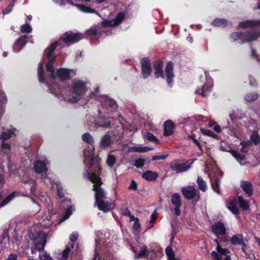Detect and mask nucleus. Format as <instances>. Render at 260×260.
Segmentation results:
<instances>
[{"label":"nucleus","mask_w":260,"mask_h":260,"mask_svg":"<svg viewBox=\"0 0 260 260\" xmlns=\"http://www.w3.org/2000/svg\"><path fill=\"white\" fill-rule=\"evenodd\" d=\"M57 44V42L53 43L45 51V54L47 55L48 59V61L46 65V68L47 71L50 73L52 79L58 78L60 80H67L74 76L76 74V72L74 70L64 68H60L56 72L55 71L53 63L56 56L54 51Z\"/></svg>","instance_id":"obj_1"},{"label":"nucleus","mask_w":260,"mask_h":260,"mask_svg":"<svg viewBox=\"0 0 260 260\" xmlns=\"http://www.w3.org/2000/svg\"><path fill=\"white\" fill-rule=\"evenodd\" d=\"M83 140L88 143L90 145L84 151V162L86 167L89 169L91 167L98 168L100 170L99 164L100 161L98 158L94 156V147L93 145V139L89 133H85L82 136Z\"/></svg>","instance_id":"obj_2"},{"label":"nucleus","mask_w":260,"mask_h":260,"mask_svg":"<svg viewBox=\"0 0 260 260\" xmlns=\"http://www.w3.org/2000/svg\"><path fill=\"white\" fill-rule=\"evenodd\" d=\"M92 170L87 172L88 178L94 184L93 190L95 192V203H98L106 198V192L101 187L102 184L101 178L92 172Z\"/></svg>","instance_id":"obj_3"},{"label":"nucleus","mask_w":260,"mask_h":260,"mask_svg":"<svg viewBox=\"0 0 260 260\" xmlns=\"http://www.w3.org/2000/svg\"><path fill=\"white\" fill-rule=\"evenodd\" d=\"M87 90L86 83L81 80H74L72 82L71 92L75 94L69 101L72 102H77L83 96Z\"/></svg>","instance_id":"obj_4"},{"label":"nucleus","mask_w":260,"mask_h":260,"mask_svg":"<svg viewBox=\"0 0 260 260\" xmlns=\"http://www.w3.org/2000/svg\"><path fill=\"white\" fill-rule=\"evenodd\" d=\"M51 234H46L42 231L38 232L32 233L30 232L28 233V237L30 239L35 240V244L39 251L43 250L46 244V239L50 237Z\"/></svg>","instance_id":"obj_5"},{"label":"nucleus","mask_w":260,"mask_h":260,"mask_svg":"<svg viewBox=\"0 0 260 260\" xmlns=\"http://www.w3.org/2000/svg\"><path fill=\"white\" fill-rule=\"evenodd\" d=\"M259 37H260V31L255 32H247L246 34L236 32L231 35V38L234 40L240 39L242 43L253 41Z\"/></svg>","instance_id":"obj_6"},{"label":"nucleus","mask_w":260,"mask_h":260,"mask_svg":"<svg viewBox=\"0 0 260 260\" xmlns=\"http://www.w3.org/2000/svg\"><path fill=\"white\" fill-rule=\"evenodd\" d=\"M104 101L102 103V109L99 110L100 114H109L113 112L116 108V103L112 100L105 97Z\"/></svg>","instance_id":"obj_7"},{"label":"nucleus","mask_w":260,"mask_h":260,"mask_svg":"<svg viewBox=\"0 0 260 260\" xmlns=\"http://www.w3.org/2000/svg\"><path fill=\"white\" fill-rule=\"evenodd\" d=\"M181 192L184 197L187 199H191L197 197V200L200 199L198 190L194 186H186L181 188Z\"/></svg>","instance_id":"obj_8"},{"label":"nucleus","mask_w":260,"mask_h":260,"mask_svg":"<svg viewBox=\"0 0 260 260\" xmlns=\"http://www.w3.org/2000/svg\"><path fill=\"white\" fill-rule=\"evenodd\" d=\"M82 38L80 34H74L72 32H69L63 35L60 38V40H62L67 44H72L79 41Z\"/></svg>","instance_id":"obj_9"},{"label":"nucleus","mask_w":260,"mask_h":260,"mask_svg":"<svg viewBox=\"0 0 260 260\" xmlns=\"http://www.w3.org/2000/svg\"><path fill=\"white\" fill-rule=\"evenodd\" d=\"M213 80L210 77H207L206 83L201 88L198 89L196 93L201 94L202 96H206L207 93L211 91L213 87Z\"/></svg>","instance_id":"obj_10"},{"label":"nucleus","mask_w":260,"mask_h":260,"mask_svg":"<svg viewBox=\"0 0 260 260\" xmlns=\"http://www.w3.org/2000/svg\"><path fill=\"white\" fill-rule=\"evenodd\" d=\"M142 74L144 78H147L151 73V68L149 59L144 58L141 60Z\"/></svg>","instance_id":"obj_11"},{"label":"nucleus","mask_w":260,"mask_h":260,"mask_svg":"<svg viewBox=\"0 0 260 260\" xmlns=\"http://www.w3.org/2000/svg\"><path fill=\"white\" fill-rule=\"evenodd\" d=\"M171 169L177 173H180L186 171L190 167V164L188 162H176L172 164Z\"/></svg>","instance_id":"obj_12"},{"label":"nucleus","mask_w":260,"mask_h":260,"mask_svg":"<svg viewBox=\"0 0 260 260\" xmlns=\"http://www.w3.org/2000/svg\"><path fill=\"white\" fill-rule=\"evenodd\" d=\"M67 205L69 206V207L66 210L64 215L58 218L57 220L58 223H60L68 219L72 214L73 211L75 210V207L72 205L70 201H67Z\"/></svg>","instance_id":"obj_13"},{"label":"nucleus","mask_w":260,"mask_h":260,"mask_svg":"<svg viewBox=\"0 0 260 260\" xmlns=\"http://www.w3.org/2000/svg\"><path fill=\"white\" fill-rule=\"evenodd\" d=\"M220 149L223 151H230L241 165H245L246 164V157L244 155L240 154L234 150H228L225 149V147L222 146L220 147Z\"/></svg>","instance_id":"obj_14"},{"label":"nucleus","mask_w":260,"mask_h":260,"mask_svg":"<svg viewBox=\"0 0 260 260\" xmlns=\"http://www.w3.org/2000/svg\"><path fill=\"white\" fill-rule=\"evenodd\" d=\"M165 73L168 84L170 86H172V81L174 75L173 72V65L171 62H169L166 65L165 68Z\"/></svg>","instance_id":"obj_15"},{"label":"nucleus","mask_w":260,"mask_h":260,"mask_svg":"<svg viewBox=\"0 0 260 260\" xmlns=\"http://www.w3.org/2000/svg\"><path fill=\"white\" fill-rule=\"evenodd\" d=\"M47 164L48 162L46 161L37 160L34 164V169L37 173H46Z\"/></svg>","instance_id":"obj_16"},{"label":"nucleus","mask_w":260,"mask_h":260,"mask_svg":"<svg viewBox=\"0 0 260 260\" xmlns=\"http://www.w3.org/2000/svg\"><path fill=\"white\" fill-rule=\"evenodd\" d=\"M240 186L248 197H250L253 194L252 185L249 181H242Z\"/></svg>","instance_id":"obj_17"},{"label":"nucleus","mask_w":260,"mask_h":260,"mask_svg":"<svg viewBox=\"0 0 260 260\" xmlns=\"http://www.w3.org/2000/svg\"><path fill=\"white\" fill-rule=\"evenodd\" d=\"M27 42L26 36H21L15 43L14 50L15 52L19 51L25 46Z\"/></svg>","instance_id":"obj_18"},{"label":"nucleus","mask_w":260,"mask_h":260,"mask_svg":"<svg viewBox=\"0 0 260 260\" xmlns=\"http://www.w3.org/2000/svg\"><path fill=\"white\" fill-rule=\"evenodd\" d=\"M239 26L242 28H247L254 26H260V20H247L243 22H241L239 23Z\"/></svg>","instance_id":"obj_19"},{"label":"nucleus","mask_w":260,"mask_h":260,"mask_svg":"<svg viewBox=\"0 0 260 260\" xmlns=\"http://www.w3.org/2000/svg\"><path fill=\"white\" fill-rule=\"evenodd\" d=\"M132 250L133 251V252H134L135 254L134 256V258L135 259H138L144 257H148L150 252H153V251H150L146 248H145L143 249H142L138 254L136 253V251L135 250V248L133 247H132Z\"/></svg>","instance_id":"obj_20"},{"label":"nucleus","mask_w":260,"mask_h":260,"mask_svg":"<svg viewBox=\"0 0 260 260\" xmlns=\"http://www.w3.org/2000/svg\"><path fill=\"white\" fill-rule=\"evenodd\" d=\"M98 206L99 210L107 212L110 211L112 204L104 200H102L98 203H95Z\"/></svg>","instance_id":"obj_21"},{"label":"nucleus","mask_w":260,"mask_h":260,"mask_svg":"<svg viewBox=\"0 0 260 260\" xmlns=\"http://www.w3.org/2000/svg\"><path fill=\"white\" fill-rule=\"evenodd\" d=\"M154 75L156 78L161 77L165 78V75L162 71V63L161 62H156L154 64Z\"/></svg>","instance_id":"obj_22"},{"label":"nucleus","mask_w":260,"mask_h":260,"mask_svg":"<svg viewBox=\"0 0 260 260\" xmlns=\"http://www.w3.org/2000/svg\"><path fill=\"white\" fill-rule=\"evenodd\" d=\"M164 135L168 136L173 134L174 131L173 124L171 121L168 120L164 123Z\"/></svg>","instance_id":"obj_23"},{"label":"nucleus","mask_w":260,"mask_h":260,"mask_svg":"<svg viewBox=\"0 0 260 260\" xmlns=\"http://www.w3.org/2000/svg\"><path fill=\"white\" fill-rule=\"evenodd\" d=\"M228 208L231 210L234 214H237L239 213V209L237 207L236 201L234 199L229 200L226 202Z\"/></svg>","instance_id":"obj_24"},{"label":"nucleus","mask_w":260,"mask_h":260,"mask_svg":"<svg viewBox=\"0 0 260 260\" xmlns=\"http://www.w3.org/2000/svg\"><path fill=\"white\" fill-rule=\"evenodd\" d=\"M231 243L233 245L242 244L243 237L241 234H237L233 236L230 239Z\"/></svg>","instance_id":"obj_25"},{"label":"nucleus","mask_w":260,"mask_h":260,"mask_svg":"<svg viewBox=\"0 0 260 260\" xmlns=\"http://www.w3.org/2000/svg\"><path fill=\"white\" fill-rule=\"evenodd\" d=\"M158 175L156 173L150 171H147L143 174V177L148 181H152L156 179Z\"/></svg>","instance_id":"obj_26"},{"label":"nucleus","mask_w":260,"mask_h":260,"mask_svg":"<svg viewBox=\"0 0 260 260\" xmlns=\"http://www.w3.org/2000/svg\"><path fill=\"white\" fill-rule=\"evenodd\" d=\"M171 201L172 203L175 206H181V205L180 196L177 193L172 195Z\"/></svg>","instance_id":"obj_27"},{"label":"nucleus","mask_w":260,"mask_h":260,"mask_svg":"<svg viewBox=\"0 0 260 260\" xmlns=\"http://www.w3.org/2000/svg\"><path fill=\"white\" fill-rule=\"evenodd\" d=\"M212 25L217 27H224L227 25V21L223 19H215L212 22Z\"/></svg>","instance_id":"obj_28"},{"label":"nucleus","mask_w":260,"mask_h":260,"mask_svg":"<svg viewBox=\"0 0 260 260\" xmlns=\"http://www.w3.org/2000/svg\"><path fill=\"white\" fill-rule=\"evenodd\" d=\"M131 150L134 152H147L152 149L151 148L149 147H140V146H134L131 147Z\"/></svg>","instance_id":"obj_29"},{"label":"nucleus","mask_w":260,"mask_h":260,"mask_svg":"<svg viewBox=\"0 0 260 260\" xmlns=\"http://www.w3.org/2000/svg\"><path fill=\"white\" fill-rule=\"evenodd\" d=\"M16 131V129H12L11 130H8L2 133L1 135V138L3 140H7L11 138Z\"/></svg>","instance_id":"obj_30"},{"label":"nucleus","mask_w":260,"mask_h":260,"mask_svg":"<svg viewBox=\"0 0 260 260\" xmlns=\"http://www.w3.org/2000/svg\"><path fill=\"white\" fill-rule=\"evenodd\" d=\"M258 97V94L255 92L247 93L244 96L245 101L251 102L256 100Z\"/></svg>","instance_id":"obj_31"},{"label":"nucleus","mask_w":260,"mask_h":260,"mask_svg":"<svg viewBox=\"0 0 260 260\" xmlns=\"http://www.w3.org/2000/svg\"><path fill=\"white\" fill-rule=\"evenodd\" d=\"M238 202L240 207L245 210H248L249 207V203L241 197H238Z\"/></svg>","instance_id":"obj_32"},{"label":"nucleus","mask_w":260,"mask_h":260,"mask_svg":"<svg viewBox=\"0 0 260 260\" xmlns=\"http://www.w3.org/2000/svg\"><path fill=\"white\" fill-rule=\"evenodd\" d=\"M38 78L40 82H44V68L43 65L42 63H40L38 67Z\"/></svg>","instance_id":"obj_33"},{"label":"nucleus","mask_w":260,"mask_h":260,"mask_svg":"<svg viewBox=\"0 0 260 260\" xmlns=\"http://www.w3.org/2000/svg\"><path fill=\"white\" fill-rule=\"evenodd\" d=\"M197 183L198 184L199 188L203 191H205L207 190V185L206 182L204 181L203 178L201 177H199L197 180Z\"/></svg>","instance_id":"obj_34"},{"label":"nucleus","mask_w":260,"mask_h":260,"mask_svg":"<svg viewBox=\"0 0 260 260\" xmlns=\"http://www.w3.org/2000/svg\"><path fill=\"white\" fill-rule=\"evenodd\" d=\"M144 138L148 141H153L156 143H158L159 142L158 139L150 133H145L144 134Z\"/></svg>","instance_id":"obj_35"},{"label":"nucleus","mask_w":260,"mask_h":260,"mask_svg":"<svg viewBox=\"0 0 260 260\" xmlns=\"http://www.w3.org/2000/svg\"><path fill=\"white\" fill-rule=\"evenodd\" d=\"M71 250V248L70 247L67 246L65 249L61 252L60 259L61 260H67L68 258L69 254Z\"/></svg>","instance_id":"obj_36"},{"label":"nucleus","mask_w":260,"mask_h":260,"mask_svg":"<svg viewBox=\"0 0 260 260\" xmlns=\"http://www.w3.org/2000/svg\"><path fill=\"white\" fill-rule=\"evenodd\" d=\"M250 140L254 144L257 145L260 142V137L257 133L253 132L250 136Z\"/></svg>","instance_id":"obj_37"},{"label":"nucleus","mask_w":260,"mask_h":260,"mask_svg":"<svg viewBox=\"0 0 260 260\" xmlns=\"http://www.w3.org/2000/svg\"><path fill=\"white\" fill-rule=\"evenodd\" d=\"M166 253L168 257V260H172L175 258L174 251L170 246H168L166 248Z\"/></svg>","instance_id":"obj_38"},{"label":"nucleus","mask_w":260,"mask_h":260,"mask_svg":"<svg viewBox=\"0 0 260 260\" xmlns=\"http://www.w3.org/2000/svg\"><path fill=\"white\" fill-rule=\"evenodd\" d=\"M215 241L217 242V247H216V250L217 251H218V252L220 254V255H226L228 253H230V251L228 249H226V248H221L220 247V246H219V244L218 243V241L217 240H215Z\"/></svg>","instance_id":"obj_39"},{"label":"nucleus","mask_w":260,"mask_h":260,"mask_svg":"<svg viewBox=\"0 0 260 260\" xmlns=\"http://www.w3.org/2000/svg\"><path fill=\"white\" fill-rule=\"evenodd\" d=\"M147 162L146 159L139 158L135 161V166L138 168H142Z\"/></svg>","instance_id":"obj_40"},{"label":"nucleus","mask_w":260,"mask_h":260,"mask_svg":"<svg viewBox=\"0 0 260 260\" xmlns=\"http://www.w3.org/2000/svg\"><path fill=\"white\" fill-rule=\"evenodd\" d=\"M111 141L110 137L108 135H105L102 139L101 144L104 146L107 147L110 144Z\"/></svg>","instance_id":"obj_41"},{"label":"nucleus","mask_w":260,"mask_h":260,"mask_svg":"<svg viewBox=\"0 0 260 260\" xmlns=\"http://www.w3.org/2000/svg\"><path fill=\"white\" fill-rule=\"evenodd\" d=\"M115 20H113V19L109 20H105L103 21L102 22V25L104 27H107L109 26H115Z\"/></svg>","instance_id":"obj_42"},{"label":"nucleus","mask_w":260,"mask_h":260,"mask_svg":"<svg viewBox=\"0 0 260 260\" xmlns=\"http://www.w3.org/2000/svg\"><path fill=\"white\" fill-rule=\"evenodd\" d=\"M15 192H13L7 197L1 203L0 207H3L7 204L14 197Z\"/></svg>","instance_id":"obj_43"},{"label":"nucleus","mask_w":260,"mask_h":260,"mask_svg":"<svg viewBox=\"0 0 260 260\" xmlns=\"http://www.w3.org/2000/svg\"><path fill=\"white\" fill-rule=\"evenodd\" d=\"M212 231L218 237L225 234V229H212Z\"/></svg>","instance_id":"obj_44"},{"label":"nucleus","mask_w":260,"mask_h":260,"mask_svg":"<svg viewBox=\"0 0 260 260\" xmlns=\"http://www.w3.org/2000/svg\"><path fill=\"white\" fill-rule=\"evenodd\" d=\"M201 133L206 136H208L213 138H216L217 136L214 134L211 130L207 129L201 128Z\"/></svg>","instance_id":"obj_45"},{"label":"nucleus","mask_w":260,"mask_h":260,"mask_svg":"<svg viewBox=\"0 0 260 260\" xmlns=\"http://www.w3.org/2000/svg\"><path fill=\"white\" fill-rule=\"evenodd\" d=\"M75 6L78 8V9L80 11H81L82 12H83L92 13L94 11L93 10L91 9H90L88 7H85V6H82V5H76Z\"/></svg>","instance_id":"obj_46"},{"label":"nucleus","mask_w":260,"mask_h":260,"mask_svg":"<svg viewBox=\"0 0 260 260\" xmlns=\"http://www.w3.org/2000/svg\"><path fill=\"white\" fill-rule=\"evenodd\" d=\"M20 30L23 33H29L31 31L32 28L29 24H25L21 26Z\"/></svg>","instance_id":"obj_47"},{"label":"nucleus","mask_w":260,"mask_h":260,"mask_svg":"<svg viewBox=\"0 0 260 260\" xmlns=\"http://www.w3.org/2000/svg\"><path fill=\"white\" fill-rule=\"evenodd\" d=\"M124 16V14L123 13H120L117 15L116 18L113 19L116 23V26L120 24L123 20Z\"/></svg>","instance_id":"obj_48"},{"label":"nucleus","mask_w":260,"mask_h":260,"mask_svg":"<svg viewBox=\"0 0 260 260\" xmlns=\"http://www.w3.org/2000/svg\"><path fill=\"white\" fill-rule=\"evenodd\" d=\"M115 161H116V158H115V156L111 155V154H109L108 155V158L107 160V162L108 165L109 167H112L113 166V165L114 164Z\"/></svg>","instance_id":"obj_49"},{"label":"nucleus","mask_w":260,"mask_h":260,"mask_svg":"<svg viewBox=\"0 0 260 260\" xmlns=\"http://www.w3.org/2000/svg\"><path fill=\"white\" fill-rule=\"evenodd\" d=\"M95 124L100 127H109L110 126V123L109 120L106 119V120L104 122L96 121L95 122Z\"/></svg>","instance_id":"obj_50"},{"label":"nucleus","mask_w":260,"mask_h":260,"mask_svg":"<svg viewBox=\"0 0 260 260\" xmlns=\"http://www.w3.org/2000/svg\"><path fill=\"white\" fill-rule=\"evenodd\" d=\"M130 222H134L133 228H140L141 224L139 222V219L138 218L131 217V219H129Z\"/></svg>","instance_id":"obj_51"},{"label":"nucleus","mask_w":260,"mask_h":260,"mask_svg":"<svg viewBox=\"0 0 260 260\" xmlns=\"http://www.w3.org/2000/svg\"><path fill=\"white\" fill-rule=\"evenodd\" d=\"M241 145H242V147L241 149V151L243 152H246L248 151L247 146L249 145L250 142L247 141H242L240 143Z\"/></svg>","instance_id":"obj_52"},{"label":"nucleus","mask_w":260,"mask_h":260,"mask_svg":"<svg viewBox=\"0 0 260 260\" xmlns=\"http://www.w3.org/2000/svg\"><path fill=\"white\" fill-rule=\"evenodd\" d=\"M219 182L217 179H215V182L212 183V186L213 190L218 193H219Z\"/></svg>","instance_id":"obj_53"},{"label":"nucleus","mask_w":260,"mask_h":260,"mask_svg":"<svg viewBox=\"0 0 260 260\" xmlns=\"http://www.w3.org/2000/svg\"><path fill=\"white\" fill-rule=\"evenodd\" d=\"M5 237L4 236L0 237V254L3 251L5 247V244L4 243V240Z\"/></svg>","instance_id":"obj_54"},{"label":"nucleus","mask_w":260,"mask_h":260,"mask_svg":"<svg viewBox=\"0 0 260 260\" xmlns=\"http://www.w3.org/2000/svg\"><path fill=\"white\" fill-rule=\"evenodd\" d=\"M40 258L41 260H53L51 256L46 253L40 255Z\"/></svg>","instance_id":"obj_55"},{"label":"nucleus","mask_w":260,"mask_h":260,"mask_svg":"<svg viewBox=\"0 0 260 260\" xmlns=\"http://www.w3.org/2000/svg\"><path fill=\"white\" fill-rule=\"evenodd\" d=\"M7 97L5 93L2 90H0V102L2 103H6Z\"/></svg>","instance_id":"obj_56"},{"label":"nucleus","mask_w":260,"mask_h":260,"mask_svg":"<svg viewBox=\"0 0 260 260\" xmlns=\"http://www.w3.org/2000/svg\"><path fill=\"white\" fill-rule=\"evenodd\" d=\"M97 28L96 26H92L90 29L87 31V34L89 35H93L96 34Z\"/></svg>","instance_id":"obj_57"},{"label":"nucleus","mask_w":260,"mask_h":260,"mask_svg":"<svg viewBox=\"0 0 260 260\" xmlns=\"http://www.w3.org/2000/svg\"><path fill=\"white\" fill-rule=\"evenodd\" d=\"M78 238V234L77 232H73L70 236L71 241L74 242L76 241Z\"/></svg>","instance_id":"obj_58"},{"label":"nucleus","mask_w":260,"mask_h":260,"mask_svg":"<svg viewBox=\"0 0 260 260\" xmlns=\"http://www.w3.org/2000/svg\"><path fill=\"white\" fill-rule=\"evenodd\" d=\"M157 217L155 213L154 212L151 215L150 219L149 220V222L151 224V226H152V223L156 220Z\"/></svg>","instance_id":"obj_59"},{"label":"nucleus","mask_w":260,"mask_h":260,"mask_svg":"<svg viewBox=\"0 0 260 260\" xmlns=\"http://www.w3.org/2000/svg\"><path fill=\"white\" fill-rule=\"evenodd\" d=\"M168 156V155H160L159 156L156 155L152 157V160H159V159H165Z\"/></svg>","instance_id":"obj_60"},{"label":"nucleus","mask_w":260,"mask_h":260,"mask_svg":"<svg viewBox=\"0 0 260 260\" xmlns=\"http://www.w3.org/2000/svg\"><path fill=\"white\" fill-rule=\"evenodd\" d=\"M54 2L59 5H64L69 3V0H53Z\"/></svg>","instance_id":"obj_61"},{"label":"nucleus","mask_w":260,"mask_h":260,"mask_svg":"<svg viewBox=\"0 0 260 260\" xmlns=\"http://www.w3.org/2000/svg\"><path fill=\"white\" fill-rule=\"evenodd\" d=\"M129 189L136 190L137 188V184L134 180L132 181V183L128 187Z\"/></svg>","instance_id":"obj_62"},{"label":"nucleus","mask_w":260,"mask_h":260,"mask_svg":"<svg viewBox=\"0 0 260 260\" xmlns=\"http://www.w3.org/2000/svg\"><path fill=\"white\" fill-rule=\"evenodd\" d=\"M2 148L3 149L10 150L11 149V145L9 143L3 142L1 145Z\"/></svg>","instance_id":"obj_63"},{"label":"nucleus","mask_w":260,"mask_h":260,"mask_svg":"<svg viewBox=\"0 0 260 260\" xmlns=\"http://www.w3.org/2000/svg\"><path fill=\"white\" fill-rule=\"evenodd\" d=\"M17 255L12 253L9 255L6 260H17Z\"/></svg>","instance_id":"obj_64"}]
</instances>
